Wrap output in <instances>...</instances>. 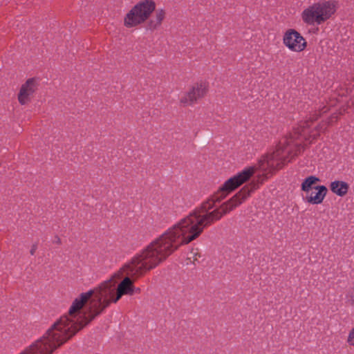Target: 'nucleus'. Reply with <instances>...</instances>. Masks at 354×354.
Returning <instances> with one entry per match:
<instances>
[{
  "instance_id": "nucleus-1",
  "label": "nucleus",
  "mask_w": 354,
  "mask_h": 354,
  "mask_svg": "<svg viewBox=\"0 0 354 354\" xmlns=\"http://www.w3.org/2000/svg\"><path fill=\"white\" fill-rule=\"evenodd\" d=\"M256 188V184L245 186L230 200L212 212L209 211L214 207L215 200L203 203L153 241L110 279L82 293L73 301L68 314L62 316L41 337L19 354H52L111 302H117L123 295H132L134 286L130 277H138L155 268L181 245L198 238L206 226L241 204Z\"/></svg>"
},
{
  "instance_id": "nucleus-2",
  "label": "nucleus",
  "mask_w": 354,
  "mask_h": 354,
  "mask_svg": "<svg viewBox=\"0 0 354 354\" xmlns=\"http://www.w3.org/2000/svg\"><path fill=\"white\" fill-rule=\"evenodd\" d=\"M283 142H280L277 150L272 153L263 156L258 162L257 167H250L243 169L234 177L228 179L221 189V194H227L233 191L236 187L247 181L254 173L256 170H259L262 173L259 177V180L262 183L269 175L282 167L285 162L290 161L288 158H285L284 153L288 152L286 147L283 145Z\"/></svg>"
},
{
  "instance_id": "nucleus-3",
  "label": "nucleus",
  "mask_w": 354,
  "mask_h": 354,
  "mask_svg": "<svg viewBox=\"0 0 354 354\" xmlns=\"http://www.w3.org/2000/svg\"><path fill=\"white\" fill-rule=\"evenodd\" d=\"M156 4L151 0H144L135 5L126 15L124 25L127 28L136 27L146 21L155 10Z\"/></svg>"
},
{
  "instance_id": "nucleus-4",
  "label": "nucleus",
  "mask_w": 354,
  "mask_h": 354,
  "mask_svg": "<svg viewBox=\"0 0 354 354\" xmlns=\"http://www.w3.org/2000/svg\"><path fill=\"white\" fill-rule=\"evenodd\" d=\"M208 85L205 82H198L192 86L187 92L180 97V102L185 106H192L198 100L203 97L207 92Z\"/></svg>"
},
{
  "instance_id": "nucleus-5",
  "label": "nucleus",
  "mask_w": 354,
  "mask_h": 354,
  "mask_svg": "<svg viewBox=\"0 0 354 354\" xmlns=\"http://www.w3.org/2000/svg\"><path fill=\"white\" fill-rule=\"evenodd\" d=\"M283 40L284 45L294 52L304 50L307 45L306 39L301 35L293 29H290L286 32Z\"/></svg>"
},
{
  "instance_id": "nucleus-6",
  "label": "nucleus",
  "mask_w": 354,
  "mask_h": 354,
  "mask_svg": "<svg viewBox=\"0 0 354 354\" xmlns=\"http://www.w3.org/2000/svg\"><path fill=\"white\" fill-rule=\"evenodd\" d=\"M37 88V81L35 78L28 79L21 86L18 94V100L21 104H27L30 101L34 93Z\"/></svg>"
},
{
  "instance_id": "nucleus-7",
  "label": "nucleus",
  "mask_w": 354,
  "mask_h": 354,
  "mask_svg": "<svg viewBox=\"0 0 354 354\" xmlns=\"http://www.w3.org/2000/svg\"><path fill=\"white\" fill-rule=\"evenodd\" d=\"M327 192L328 189L325 186H317L314 189L304 195V200L312 205H319L323 202Z\"/></svg>"
},
{
  "instance_id": "nucleus-8",
  "label": "nucleus",
  "mask_w": 354,
  "mask_h": 354,
  "mask_svg": "<svg viewBox=\"0 0 354 354\" xmlns=\"http://www.w3.org/2000/svg\"><path fill=\"white\" fill-rule=\"evenodd\" d=\"M315 4L317 8L321 24L329 19L335 12V5L332 2H322Z\"/></svg>"
},
{
  "instance_id": "nucleus-9",
  "label": "nucleus",
  "mask_w": 354,
  "mask_h": 354,
  "mask_svg": "<svg viewBox=\"0 0 354 354\" xmlns=\"http://www.w3.org/2000/svg\"><path fill=\"white\" fill-rule=\"evenodd\" d=\"M302 19L308 24H320L317 8L315 4L309 6L302 12Z\"/></svg>"
},
{
  "instance_id": "nucleus-10",
  "label": "nucleus",
  "mask_w": 354,
  "mask_h": 354,
  "mask_svg": "<svg viewBox=\"0 0 354 354\" xmlns=\"http://www.w3.org/2000/svg\"><path fill=\"white\" fill-rule=\"evenodd\" d=\"M330 190L339 196H344L348 190V185L341 180H335L330 185Z\"/></svg>"
},
{
  "instance_id": "nucleus-11",
  "label": "nucleus",
  "mask_w": 354,
  "mask_h": 354,
  "mask_svg": "<svg viewBox=\"0 0 354 354\" xmlns=\"http://www.w3.org/2000/svg\"><path fill=\"white\" fill-rule=\"evenodd\" d=\"M165 11L163 9H158L155 11L153 17L149 21L150 29H156L160 26L165 17Z\"/></svg>"
},
{
  "instance_id": "nucleus-12",
  "label": "nucleus",
  "mask_w": 354,
  "mask_h": 354,
  "mask_svg": "<svg viewBox=\"0 0 354 354\" xmlns=\"http://www.w3.org/2000/svg\"><path fill=\"white\" fill-rule=\"evenodd\" d=\"M320 180L319 178L314 176H310L304 180L301 185V189L305 194L314 189L315 187L317 186L316 185L317 183Z\"/></svg>"
},
{
  "instance_id": "nucleus-13",
  "label": "nucleus",
  "mask_w": 354,
  "mask_h": 354,
  "mask_svg": "<svg viewBox=\"0 0 354 354\" xmlns=\"http://www.w3.org/2000/svg\"><path fill=\"white\" fill-rule=\"evenodd\" d=\"M201 257L199 250L198 248H193L187 254L186 263L195 264L198 263Z\"/></svg>"
},
{
  "instance_id": "nucleus-14",
  "label": "nucleus",
  "mask_w": 354,
  "mask_h": 354,
  "mask_svg": "<svg viewBox=\"0 0 354 354\" xmlns=\"http://www.w3.org/2000/svg\"><path fill=\"white\" fill-rule=\"evenodd\" d=\"M347 342L349 345L354 346V328L349 333Z\"/></svg>"
},
{
  "instance_id": "nucleus-15",
  "label": "nucleus",
  "mask_w": 354,
  "mask_h": 354,
  "mask_svg": "<svg viewBox=\"0 0 354 354\" xmlns=\"http://www.w3.org/2000/svg\"><path fill=\"white\" fill-rule=\"evenodd\" d=\"M348 300L354 304V288L350 291L348 295Z\"/></svg>"
},
{
  "instance_id": "nucleus-16",
  "label": "nucleus",
  "mask_w": 354,
  "mask_h": 354,
  "mask_svg": "<svg viewBox=\"0 0 354 354\" xmlns=\"http://www.w3.org/2000/svg\"><path fill=\"white\" fill-rule=\"evenodd\" d=\"M37 249V244H33L31 247V249H30V253L31 255H34L36 250Z\"/></svg>"
}]
</instances>
